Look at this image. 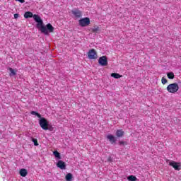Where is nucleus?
<instances>
[{
  "label": "nucleus",
  "instance_id": "1",
  "mask_svg": "<svg viewBox=\"0 0 181 181\" xmlns=\"http://www.w3.org/2000/svg\"><path fill=\"white\" fill-rule=\"evenodd\" d=\"M34 21H35L37 23V29H39L40 32L45 35H49V33H52V32L54 30V28L50 23H48L46 26H45V25H43V21L37 14H34Z\"/></svg>",
  "mask_w": 181,
  "mask_h": 181
},
{
  "label": "nucleus",
  "instance_id": "2",
  "mask_svg": "<svg viewBox=\"0 0 181 181\" xmlns=\"http://www.w3.org/2000/svg\"><path fill=\"white\" fill-rule=\"evenodd\" d=\"M167 90L168 91V93L175 94V93H177V91H179V85L176 83H171L168 86Z\"/></svg>",
  "mask_w": 181,
  "mask_h": 181
},
{
  "label": "nucleus",
  "instance_id": "3",
  "mask_svg": "<svg viewBox=\"0 0 181 181\" xmlns=\"http://www.w3.org/2000/svg\"><path fill=\"white\" fill-rule=\"evenodd\" d=\"M40 127L43 129L45 131L49 129V122L45 117H41L39 120Z\"/></svg>",
  "mask_w": 181,
  "mask_h": 181
},
{
  "label": "nucleus",
  "instance_id": "4",
  "mask_svg": "<svg viewBox=\"0 0 181 181\" xmlns=\"http://www.w3.org/2000/svg\"><path fill=\"white\" fill-rule=\"evenodd\" d=\"M169 162L170 166H173V168L175 169V170H181V163H177L173 160H167V163Z\"/></svg>",
  "mask_w": 181,
  "mask_h": 181
},
{
  "label": "nucleus",
  "instance_id": "5",
  "mask_svg": "<svg viewBox=\"0 0 181 181\" xmlns=\"http://www.w3.org/2000/svg\"><path fill=\"white\" fill-rule=\"evenodd\" d=\"M79 25L82 28H84L86 26H88L90 25V18L88 17H86L84 18H81L79 20Z\"/></svg>",
  "mask_w": 181,
  "mask_h": 181
},
{
  "label": "nucleus",
  "instance_id": "6",
  "mask_svg": "<svg viewBox=\"0 0 181 181\" xmlns=\"http://www.w3.org/2000/svg\"><path fill=\"white\" fill-rule=\"evenodd\" d=\"M88 57L91 60H94V59H97L98 55H97V52H95V49H90L88 52Z\"/></svg>",
  "mask_w": 181,
  "mask_h": 181
},
{
  "label": "nucleus",
  "instance_id": "7",
  "mask_svg": "<svg viewBox=\"0 0 181 181\" xmlns=\"http://www.w3.org/2000/svg\"><path fill=\"white\" fill-rule=\"evenodd\" d=\"M98 63L99 64H100V66H107L108 64V60L107 59V57L103 56L100 57Z\"/></svg>",
  "mask_w": 181,
  "mask_h": 181
},
{
  "label": "nucleus",
  "instance_id": "8",
  "mask_svg": "<svg viewBox=\"0 0 181 181\" xmlns=\"http://www.w3.org/2000/svg\"><path fill=\"white\" fill-rule=\"evenodd\" d=\"M71 13L75 18H76V19H78V18H81V11L77 8L72 10Z\"/></svg>",
  "mask_w": 181,
  "mask_h": 181
},
{
  "label": "nucleus",
  "instance_id": "9",
  "mask_svg": "<svg viewBox=\"0 0 181 181\" xmlns=\"http://www.w3.org/2000/svg\"><path fill=\"white\" fill-rule=\"evenodd\" d=\"M107 139H108V141H110V144H112V145H113V144H115V142H117V139H115V136H112V134H108L107 136Z\"/></svg>",
  "mask_w": 181,
  "mask_h": 181
},
{
  "label": "nucleus",
  "instance_id": "10",
  "mask_svg": "<svg viewBox=\"0 0 181 181\" xmlns=\"http://www.w3.org/2000/svg\"><path fill=\"white\" fill-rule=\"evenodd\" d=\"M57 168H59V169L64 170L66 169V163H64L63 160H59L57 163Z\"/></svg>",
  "mask_w": 181,
  "mask_h": 181
},
{
  "label": "nucleus",
  "instance_id": "11",
  "mask_svg": "<svg viewBox=\"0 0 181 181\" xmlns=\"http://www.w3.org/2000/svg\"><path fill=\"white\" fill-rule=\"evenodd\" d=\"M34 16L35 15H33V13L30 11H27L24 14V18H25V19H28V18H33V19H35Z\"/></svg>",
  "mask_w": 181,
  "mask_h": 181
},
{
  "label": "nucleus",
  "instance_id": "12",
  "mask_svg": "<svg viewBox=\"0 0 181 181\" xmlns=\"http://www.w3.org/2000/svg\"><path fill=\"white\" fill-rule=\"evenodd\" d=\"M124 134V132L122 129H117L116 131V136H117V138H122Z\"/></svg>",
  "mask_w": 181,
  "mask_h": 181
},
{
  "label": "nucleus",
  "instance_id": "13",
  "mask_svg": "<svg viewBox=\"0 0 181 181\" xmlns=\"http://www.w3.org/2000/svg\"><path fill=\"white\" fill-rule=\"evenodd\" d=\"M20 175L23 177H25V176L28 175V170L25 168H22L21 170H20Z\"/></svg>",
  "mask_w": 181,
  "mask_h": 181
},
{
  "label": "nucleus",
  "instance_id": "14",
  "mask_svg": "<svg viewBox=\"0 0 181 181\" xmlns=\"http://www.w3.org/2000/svg\"><path fill=\"white\" fill-rule=\"evenodd\" d=\"M167 76L170 80H173L175 78V74L173 72H168Z\"/></svg>",
  "mask_w": 181,
  "mask_h": 181
},
{
  "label": "nucleus",
  "instance_id": "15",
  "mask_svg": "<svg viewBox=\"0 0 181 181\" xmlns=\"http://www.w3.org/2000/svg\"><path fill=\"white\" fill-rule=\"evenodd\" d=\"M111 77H114V78H121V77H122V76L119 75V74L112 73L111 74Z\"/></svg>",
  "mask_w": 181,
  "mask_h": 181
},
{
  "label": "nucleus",
  "instance_id": "16",
  "mask_svg": "<svg viewBox=\"0 0 181 181\" xmlns=\"http://www.w3.org/2000/svg\"><path fill=\"white\" fill-rule=\"evenodd\" d=\"M65 177L66 181H71V179H73V175L71 173H68Z\"/></svg>",
  "mask_w": 181,
  "mask_h": 181
},
{
  "label": "nucleus",
  "instance_id": "17",
  "mask_svg": "<svg viewBox=\"0 0 181 181\" xmlns=\"http://www.w3.org/2000/svg\"><path fill=\"white\" fill-rule=\"evenodd\" d=\"M8 70L10 71V76L11 77H12L13 76H16V72H15V70H13V69L9 68Z\"/></svg>",
  "mask_w": 181,
  "mask_h": 181
},
{
  "label": "nucleus",
  "instance_id": "18",
  "mask_svg": "<svg viewBox=\"0 0 181 181\" xmlns=\"http://www.w3.org/2000/svg\"><path fill=\"white\" fill-rule=\"evenodd\" d=\"M30 114L32 115H36V117H37L38 118H42V115L40 113H37V112L32 111Z\"/></svg>",
  "mask_w": 181,
  "mask_h": 181
},
{
  "label": "nucleus",
  "instance_id": "19",
  "mask_svg": "<svg viewBox=\"0 0 181 181\" xmlns=\"http://www.w3.org/2000/svg\"><path fill=\"white\" fill-rule=\"evenodd\" d=\"M92 32L94 33H97V32H100V28L98 26H94L92 29Z\"/></svg>",
  "mask_w": 181,
  "mask_h": 181
},
{
  "label": "nucleus",
  "instance_id": "20",
  "mask_svg": "<svg viewBox=\"0 0 181 181\" xmlns=\"http://www.w3.org/2000/svg\"><path fill=\"white\" fill-rule=\"evenodd\" d=\"M128 180L129 181H136V177L134 176V175H129L127 177Z\"/></svg>",
  "mask_w": 181,
  "mask_h": 181
},
{
  "label": "nucleus",
  "instance_id": "21",
  "mask_svg": "<svg viewBox=\"0 0 181 181\" xmlns=\"http://www.w3.org/2000/svg\"><path fill=\"white\" fill-rule=\"evenodd\" d=\"M32 141H33L35 146H39V143H37V139L33 138Z\"/></svg>",
  "mask_w": 181,
  "mask_h": 181
},
{
  "label": "nucleus",
  "instance_id": "22",
  "mask_svg": "<svg viewBox=\"0 0 181 181\" xmlns=\"http://www.w3.org/2000/svg\"><path fill=\"white\" fill-rule=\"evenodd\" d=\"M54 155L55 158H57L58 159H61L60 153H59L58 151H54Z\"/></svg>",
  "mask_w": 181,
  "mask_h": 181
},
{
  "label": "nucleus",
  "instance_id": "23",
  "mask_svg": "<svg viewBox=\"0 0 181 181\" xmlns=\"http://www.w3.org/2000/svg\"><path fill=\"white\" fill-rule=\"evenodd\" d=\"M161 81L163 84H166V83H168V80L165 78V77L162 78Z\"/></svg>",
  "mask_w": 181,
  "mask_h": 181
},
{
  "label": "nucleus",
  "instance_id": "24",
  "mask_svg": "<svg viewBox=\"0 0 181 181\" xmlns=\"http://www.w3.org/2000/svg\"><path fill=\"white\" fill-rule=\"evenodd\" d=\"M18 18H19V14L18 13L14 14V19H18Z\"/></svg>",
  "mask_w": 181,
  "mask_h": 181
},
{
  "label": "nucleus",
  "instance_id": "25",
  "mask_svg": "<svg viewBox=\"0 0 181 181\" xmlns=\"http://www.w3.org/2000/svg\"><path fill=\"white\" fill-rule=\"evenodd\" d=\"M16 1L21 2V4H25V0H16Z\"/></svg>",
  "mask_w": 181,
  "mask_h": 181
},
{
  "label": "nucleus",
  "instance_id": "26",
  "mask_svg": "<svg viewBox=\"0 0 181 181\" xmlns=\"http://www.w3.org/2000/svg\"><path fill=\"white\" fill-rule=\"evenodd\" d=\"M119 144L120 145H125V141H119Z\"/></svg>",
  "mask_w": 181,
  "mask_h": 181
},
{
  "label": "nucleus",
  "instance_id": "27",
  "mask_svg": "<svg viewBox=\"0 0 181 181\" xmlns=\"http://www.w3.org/2000/svg\"><path fill=\"white\" fill-rule=\"evenodd\" d=\"M108 161H109V162H111V157H110V158H108Z\"/></svg>",
  "mask_w": 181,
  "mask_h": 181
}]
</instances>
